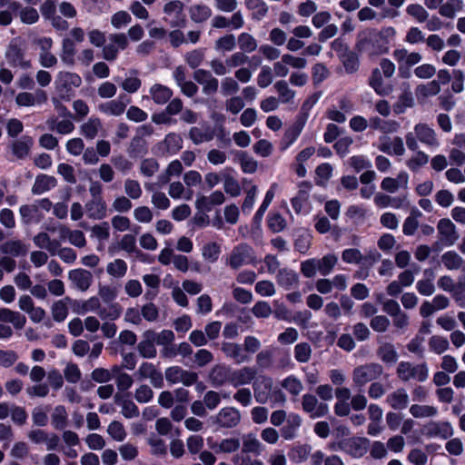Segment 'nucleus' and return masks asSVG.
<instances>
[{"label":"nucleus","mask_w":465,"mask_h":465,"mask_svg":"<svg viewBox=\"0 0 465 465\" xmlns=\"http://www.w3.org/2000/svg\"><path fill=\"white\" fill-rule=\"evenodd\" d=\"M101 302L98 297L93 296L85 301L75 302L74 312L77 314H85L88 312H99Z\"/></svg>","instance_id":"29"},{"label":"nucleus","mask_w":465,"mask_h":465,"mask_svg":"<svg viewBox=\"0 0 465 465\" xmlns=\"http://www.w3.org/2000/svg\"><path fill=\"white\" fill-rule=\"evenodd\" d=\"M238 45L240 49L246 53L253 52L258 45L254 37L248 33H242L238 36Z\"/></svg>","instance_id":"64"},{"label":"nucleus","mask_w":465,"mask_h":465,"mask_svg":"<svg viewBox=\"0 0 465 465\" xmlns=\"http://www.w3.org/2000/svg\"><path fill=\"white\" fill-rule=\"evenodd\" d=\"M258 193V188L256 185H252L247 191H246V196L244 198V201L242 204L241 210L243 214H250L253 205L255 203L256 196Z\"/></svg>","instance_id":"60"},{"label":"nucleus","mask_w":465,"mask_h":465,"mask_svg":"<svg viewBox=\"0 0 465 465\" xmlns=\"http://www.w3.org/2000/svg\"><path fill=\"white\" fill-rule=\"evenodd\" d=\"M242 451L256 454L261 452V442L254 434L249 433L242 436Z\"/></svg>","instance_id":"55"},{"label":"nucleus","mask_w":465,"mask_h":465,"mask_svg":"<svg viewBox=\"0 0 465 465\" xmlns=\"http://www.w3.org/2000/svg\"><path fill=\"white\" fill-rule=\"evenodd\" d=\"M68 413L64 406L57 405L51 414V423L55 430H64L67 426Z\"/></svg>","instance_id":"33"},{"label":"nucleus","mask_w":465,"mask_h":465,"mask_svg":"<svg viewBox=\"0 0 465 465\" xmlns=\"http://www.w3.org/2000/svg\"><path fill=\"white\" fill-rule=\"evenodd\" d=\"M194 80L203 86L205 94H214L219 86L218 80L212 74L203 69H198L193 74Z\"/></svg>","instance_id":"14"},{"label":"nucleus","mask_w":465,"mask_h":465,"mask_svg":"<svg viewBox=\"0 0 465 465\" xmlns=\"http://www.w3.org/2000/svg\"><path fill=\"white\" fill-rule=\"evenodd\" d=\"M108 435L115 441L122 442L127 437V432L124 424L118 420H114L107 427Z\"/></svg>","instance_id":"50"},{"label":"nucleus","mask_w":465,"mask_h":465,"mask_svg":"<svg viewBox=\"0 0 465 465\" xmlns=\"http://www.w3.org/2000/svg\"><path fill=\"white\" fill-rule=\"evenodd\" d=\"M82 84V78L75 73L61 71L54 80V88L57 94L64 100H69L74 90Z\"/></svg>","instance_id":"2"},{"label":"nucleus","mask_w":465,"mask_h":465,"mask_svg":"<svg viewBox=\"0 0 465 465\" xmlns=\"http://www.w3.org/2000/svg\"><path fill=\"white\" fill-rule=\"evenodd\" d=\"M33 241L36 247L45 249L52 255H54L60 247V242H58V240H51L50 236L46 232L37 233L34 237Z\"/></svg>","instance_id":"26"},{"label":"nucleus","mask_w":465,"mask_h":465,"mask_svg":"<svg viewBox=\"0 0 465 465\" xmlns=\"http://www.w3.org/2000/svg\"><path fill=\"white\" fill-rule=\"evenodd\" d=\"M75 55V45L73 40L65 38L63 40L60 58L66 65H74Z\"/></svg>","instance_id":"43"},{"label":"nucleus","mask_w":465,"mask_h":465,"mask_svg":"<svg viewBox=\"0 0 465 465\" xmlns=\"http://www.w3.org/2000/svg\"><path fill=\"white\" fill-rule=\"evenodd\" d=\"M222 351L226 357L232 359L236 363L246 362L250 360V357L244 352L242 346L234 342H223L222 344Z\"/></svg>","instance_id":"21"},{"label":"nucleus","mask_w":465,"mask_h":465,"mask_svg":"<svg viewBox=\"0 0 465 465\" xmlns=\"http://www.w3.org/2000/svg\"><path fill=\"white\" fill-rule=\"evenodd\" d=\"M183 172V165L179 160L172 161L164 173L158 176V183L159 185L166 184L170 182L172 177L179 176Z\"/></svg>","instance_id":"35"},{"label":"nucleus","mask_w":465,"mask_h":465,"mask_svg":"<svg viewBox=\"0 0 465 465\" xmlns=\"http://www.w3.org/2000/svg\"><path fill=\"white\" fill-rule=\"evenodd\" d=\"M57 183L56 179L54 176L41 174L35 178L34 185L32 187V193L34 194H42L52 188L55 187Z\"/></svg>","instance_id":"27"},{"label":"nucleus","mask_w":465,"mask_h":465,"mask_svg":"<svg viewBox=\"0 0 465 465\" xmlns=\"http://www.w3.org/2000/svg\"><path fill=\"white\" fill-rule=\"evenodd\" d=\"M127 263L122 259H115L106 266V272L114 278H123L127 272Z\"/></svg>","instance_id":"51"},{"label":"nucleus","mask_w":465,"mask_h":465,"mask_svg":"<svg viewBox=\"0 0 465 465\" xmlns=\"http://www.w3.org/2000/svg\"><path fill=\"white\" fill-rule=\"evenodd\" d=\"M165 379L172 384L183 383L185 386H190L197 381L198 375L179 366H172L165 370Z\"/></svg>","instance_id":"8"},{"label":"nucleus","mask_w":465,"mask_h":465,"mask_svg":"<svg viewBox=\"0 0 465 465\" xmlns=\"http://www.w3.org/2000/svg\"><path fill=\"white\" fill-rule=\"evenodd\" d=\"M441 261L448 270L459 269L463 260L455 251H448L441 256Z\"/></svg>","instance_id":"56"},{"label":"nucleus","mask_w":465,"mask_h":465,"mask_svg":"<svg viewBox=\"0 0 465 465\" xmlns=\"http://www.w3.org/2000/svg\"><path fill=\"white\" fill-rule=\"evenodd\" d=\"M85 211L89 218L102 220L107 215V205L103 197H95L85 203Z\"/></svg>","instance_id":"15"},{"label":"nucleus","mask_w":465,"mask_h":465,"mask_svg":"<svg viewBox=\"0 0 465 465\" xmlns=\"http://www.w3.org/2000/svg\"><path fill=\"white\" fill-rule=\"evenodd\" d=\"M429 162V155L422 151H417L415 156L406 162L408 168L416 173L419 169Z\"/></svg>","instance_id":"62"},{"label":"nucleus","mask_w":465,"mask_h":465,"mask_svg":"<svg viewBox=\"0 0 465 465\" xmlns=\"http://www.w3.org/2000/svg\"><path fill=\"white\" fill-rule=\"evenodd\" d=\"M143 341L138 343L137 349L139 353L147 359H153L156 356V349L154 346V331H146L143 334Z\"/></svg>","instance_id":"20"},{"label":"nucleus","mask_w":465,"mask_h":465,"mask_svg":"<svg viewBox=\"0 0 465 465\" xmlns=\"http://www.w3.org/2000/svg\"><path fill=\"white\" fill-rule=\"evenodd\" d=\"M47 124L50 130L56 131L60 134H69L74 130V124L68 119L61 121L49 120Z\"/></svg>","instance_id":"54"},{"label":"nucleus","mask_w":465,"mask_h":465,"mask_svg":"<svg viewBox=\"0 0 465 465\" xmlns=\"http://www.w3.org/2000/svg\"><path fill=\"white\" fill-rule=\"evenodd\" d=\"M245 5L252 11L254 19L261 20L268 13V6L263 0H245Z\"/></svg>","instance_id":"49"},{"label":"nucleus","mask_w":465,"mask_h":465,"mask_svg":"<svg viewBox=\"0 0 465 465\" xmlns=\"http://www.w3.org/2000/svg\"><path fill=\"white\" fill-rule=\"evenodd\" d=\"M383 368L379 363L361 365L353 370V381L357 386H363L367 382L376 380L382 373Z\"/></svg>","instance_id":"6"},{"label":"nucleus","mask_w":465,"mask_h":465,"mask_svg":"<svg viewBox=\"0 0 465 465\" xmlns=\"http://www.w3.org/2000/svg\"><path fill=\"white\" fill-rule=\"evenodd\" d=\"M215 422L222 428H233L241 420L240 411L233 407H224L214 417Z\"/></svg>","instance_id":"10"},{"label":"nucleus","mask_w":465,"mask_h":465,"mask_svg":"<svg viewBox=\"0 0 465 465\" xmlns=\"http://www.w3.org/2000/svg\"><path fill=\"white\" fill-rule=\"evenodd\" d=\"M371 45L376 54H384L389 53L388 42H384L378 35L375 28L368 29L358 35L354 48L362 53L367 46Z\"/></svg>","instance_id":"1"},{"label":"nucleus","mask_w":465,"mask_h":465,"mask_svg":"<svg viewBox=\"0 0 465 465\" xmlns=\"http://www.w3.org/2000/svg\"><path fill=\"white\" fill-rule=\"evenodd\" d=\"M314 153V147H307L297 154L295 163H293V169L299 177H304L306 175V163Z\"/></svg>","instance_id":"25"},{"label":"nucleus","mask_w":465,"mask_h":465,"mask_svg":"<svg viewBox=\"0 0 465 465\" xmlns=\"http://www.w3.org/2000/svg\"><path fill=\"white\" fill-rule=\"evenodd\" d=\"M223 189L232 197L239 196L242 192L239 182L232 175H225L223 177Z\"/></svg>","instance_id":"63"},{"label":"nucleus","mask_w":465,"mask_h":465,"mask_svg":"<svg viewBox=\"0 0 465 465\" xmlns=\"http://www.w3.org/2000/svg\"><path fill=\"white\" fill-rule=\"evenodd\" d=\"M257 371L253 367L244 366L240 369H232L230 384L233 387H239L250 384L254 381Z\"/></svg>","instance_id":"12"},{"label":"nucleus","mask_w":465,"mask_h":465,"mask_svg":"<svg viewBox=\"0 0 465 465\" xmlns=\"http://www.w3.org/2000/svg\"><path fill=\"white\" fill-rule=\"evenodd\" d=\"M462 5L463 3L461 0H448L445 4L440 6L439 13L444 17L453 18L455 11L460 10L462 8Z\"/></svg>","instance_id":"58"},{"label":"nucleus","mask_w":465,"mask_h":465,"mask_svg":"<svg viewBox=\"0 0 465 465\" xmlns=\"http://www.w3.org/2000/svg\"><path fill=\"white\" fill-rule=\"evenodd\" d=\"M5 58L11 66H19L23 69L31 67V62L25 59V45L20 38L11 40L6 50Z\"/></svg>","instance_id":"3"},{"label":"nucleus","mask_w":465,"mask_h":465,"mask_svg":"<svg viewBox=\"0 0 465 465\" xmlns=\"http://www.w3.org/2000/svg\"><path fill=\"white\" fill-rule=\"evenodd\" d=\"M209 448L214 453H232L240 448V440L237 438H226L220 441H213L208 439Z\"/></svg>","instance_id":"19"},{"label":"nucleus","mask_w":465,"mask_h":465,"mask_svg":"<svg viewBox=\"0 0 465 465\" xmlns=\"http://www.w3.org/2000/svg\"><path fill=\"white\" fill-rule=\"evenodd\" d=\"M134 377L140 381L149 380L155 388H162L163 386L162 372L151 362H143L134 373Z\"/></svg>","instance_id":"7"},{"label":"nucleus","mask_w":465,"mask_h":465,"mask_svg":"<svg viewBox=\"0 0 465 465\" xmlns=\"http://www.w3.org/2000/svg\"><path fill=\"white\" fill-rule=\"evenodd\" d=\"M361 54L354 48L353 51L350 50L345 54H340L339 60L348 74H352L359 70Z\"/></svg>","instance_id":"23"},{"label":"nucleus","mask_w":465,"mask_h":465,"mask_svg":"<svg viewBox=\"0 0 465 465\" xmlns=\"http://www.w3.org/2000/svg\"><path fill=\"white\" fill-rule=\"evenodd\" d=\"M149 92L152 99L158 104L167 103L173 95V92L170 88L160 84H153Z\"/></svg>","instance_id":"32"},{"label":"nucleus","mask_w":465,"mask_h":465,"mask_svg":"<svg viewBox=\"0 0 465 465\" xmlns=\"http://www.w3.org/2000/svg\"><path fill=\"white\" fill-rule=\"evenodd\" d=\"M28 439L35 444L45 443L48 450H54L57 448L59 438L54 433H48L41 429L31 430L27 433Z\"/></svg>","instance_id":"9"},{"label":"nucleus","mask_w":465,"mask_h":465,"mask_svg":"<svg viewBox=\"0 0 465 465\" xmlns=\"http://www.w3.org/2000/svg\"><path fill=\"white\" fill-rule=\"evenodd\" d=\"M102 129V123L100 119L96 117H91L87 122L81 125V133L82 134L90 140L94 139L99 131Z\"/></svg>","instance_id":"38"},{"label":"nucleus","mask_w":465,"mask_h":465,"mask_svg":"<svg viewBox=\"0 0 465 465\" xmlns=\"http://www.w3.org/2000/svg\"><path fill=\"white\" fill-rule=\"evenodd\" d=\"M33 144L34 140L32 137L23 135L12 140L9 143V148L15 158L25 159L29 155Z\"/></svg>","instance_id":"13"},{"label":"nucleus","mask_w":465,"mask_h":465,"mask_svg":"<svg viewBox=\"0 0 465 465\" xmlns=\"http://www.w3.org/2000/svg\"><path fill=\"white\" fill-rule=\"evenodd\" d=\"M387 401L392 409L403 410L408 406L409 396L404 389H398L388 396Z\"/></svg>","instance_id":"34"},{"label":"nucleus","mask_w":465,"mask_h":465,"mask_svg":"<svg viewBox=\"0 0 465 465\" xmlns=\"http://www.w3.org/2000/svg\"><path fill=\"white\" fill-rule=\"evenodd\" d=\"M302 420L297 414L292 413L287 418V424L282 429V435L285 440H292L301 426Z\"/></svg>","instance_id":"41"},{"label":"nucleus","mask_w":465,"mask_h":465,"mask_svg":"<svg viewBox=\"0 0 465 465\" xmlns=\"http://www.w3.org/2000/svg\"><path fill=\"white\" fill-rule=\"evenodd\" d=\"M70 298L65 297L63 300L56 301L54 302L51 308L53 319L55 322H61L65 320L68 315V302Z\"/></svg>","instance_id":"42"},{"label":"nucleus","mask_w":465,"mask_h":465,"mask_svg":"<svg viewBox=\"0 0 465 465\" xmlns=\"http://www.w3.org/2000/svg\"><path fill=\"white\" fill-rule=\"evenodd\" d=\"M438 231L445 242V245L451 246L459 238L455 224L448 218H442L438 223Z\"/></svg>","instance_id":"16"},{"label":"nucleus","mask_w":465,"mask_h":465,"mask_svg":"<svg viewBox=\"0 0 465 465\" xmlns=\"http://www.w3.org/2000/svg\"><path fill=\"white\" fill-rule=\"evenodd\" d=\"M253 260L252 249L241 243L235 246L226 257L225 263L233 270H237L244 265L251 263Z\"/></svg>","instance_id":"4"},{"label":"nucleus","mask_w":465,"mask_h":465,"mask_svg":"<svg viewBox=\"0 0 465 465\" xmlns=\"http://www.w3.org/2000/svg\"><path fill=\"white\" fill-rule=\"evenodd\" d=\"M277 282L286 290H290L297 285L298 275L292 270L282 269L279 271Z\"/></svg>","instance_id":"40"},{"label":"nucleus","mask_w":465,"mask_h":465,"mask_svg":"<svg viewBox=\"0 0 465 465\" xmlns=\"http://www.w3.org/2000/svg\"><path fill=\"white\" fill-rule=\"evenodd\" d=\"M369 85L375 91V93L379 95H386L387 92L383 90V80L381 76V73L378 68H374L371 71V76L369 78Z\"/></svg>","instance_id":"59"},{"label":"nucleus","mask_w":465,"mask_h":465,"mask_svg":"<svg viewBox=\"0 0 465 465\" xmlns=\"http://www.w3.org/2000/svg\"><path fill=\"white\" fill-rule=\"evenodd\" d=\"M371 441L365 437H350L339 442L340 449L353 458L363 457L369 448Z\"/></svg>","instance_id":"5"},{"label":"nucleus","mask_w":465,"mask_h":465,"mask_svg":"<svg viewBox=\"0 0 465 465\" xmlns=\"http://www.w3.org/2000/svg\"><path fill=\"white\" fill-rule=\"evenodd\" d=\"M274 88L278 92L280 96L278 99L282 103L285 104L291 102L295 95L294 91L288 86V84L285 81H278L275 83Z\"/></svg>","instance_id":"61"},{"label":"nucleus","mask_w":465,"mask_h":465,"mask_svg":"<svg viewBox=\"0 0 465 465\" xmlns=\"http://www.w3.org/2000/svg\"><path fill=\"white\" fill-rule=\"evenodd\" d=\"M168 193L173 199L183 198L185 200H191L193 197V192H186L183 184L181 182L172 183L169 185Z\"/></svg>","instance_id":"57"},{"label":"nucleus","mask_w":465,"mask_h":465,"mask_svg":"<svg viewBox=\"0 0 465 465\" xmlns=\"http://www.w3.org/2000/svg\"><path fill=\"white\" fill-rule=\"evenodd\" d=\"M189 137L193 143L200 144L213 140L214 133L209 126L192 127L189 131Z\"/></svg>","instance_id":"28"},{"label":"nucleus","mask_w":465,"mask_h":465,"mask_svg":"<svg viewBox=\"0 0 465 465\" xmlns=\"http://www.w3.org/2000/svg\"><path fill=\"white\" fill-rule=\"evenodd\" d=\"M421 215V212L416 207L411 210V214L405 219L402 226V232L405 235L411 236L415 233L419 226L418 218Z\"/></svg>","instance_id":"36"},{"label":"nucleus","mask_w":465,"mask_h":465,"mask_svg":"<svg viewBox=\"0 0 465 465\" xmlns=\"http://www.w3.org/2000/svg\"><path fill=\"white\" fill-rule=\"evenodd\" d=\"M378 357L386 364H393L398 361V353L393 344L385 342L377 350Z\"/></svg>","instance_id":"37"},{"label":"nucleus","mask_w":465,"mask_h":465,"mask_svg":"<svg viewBox=\"0 0 465 465\" xmlns=\"http://www.w3.org/2000/svg\"><path fill=\"white\" fill-rule=\"evenodd\" d=\"M232 369L224 365H217L213 368L211 371V379L217 385H222L225 382L230 383Z\"/></svg>","instance_id":"48"},{"label":"nucleus","mask_w":465,"mask_h":465,"mask_svg":"<svg viewBox=\"0 0 465 465\" xmlns=\"http://www.w3.org/2000/svg\"><path fill=\"white\" fill-rule=\"evenodd\" d=\"M123 309L117 302H114L108 305L106 308L99 309L98 315L102 320L114 321L118 319L122 314Z\"/></svg>","instance_id":"53"},{"label":"nucleus","mask_w":465,"mask_h":465,"mask_svg":"<svg viewBox=\"0 0 465 465\" xmlns=\"http://www.w3.org/2000/svg\"><path fill=\"white\" fill-rule=\"evenodd\" d=\"M222 252L221 245L215 242H209L202 248V256L208 262L213 263L218 261Z\"/></svg>","instance_id":"45"},{"label":"nucleus","mask_w":465,"mask_h":465,"mask_svg":"<svg viewBox=\"0 0 465 465\" xmlns=\"http://www.w3.org/2000/svg\"><path fill=\"white\" fill-rule=\"evenodd\" d=\"M440 86L438 81L433 80L427 84H420L416 88V95L418 98H426L436 95L440 93Z\"/></svg>","instance_id":"52"},{"label":"nucleus","mask_w":465,"mask_h":465,"mask_svg":"<svg viewBox=\"0 0 465 465\" xmlns=\"http://www.w3.org/2000/svg\"><path fill=\"white\" fill-rule=\"evenodd\" d=\"M163 150L169 154H175L183 148V138L175 133L168 134L162 143Z\"/></svg>","instance_id":"30"},{"label":"nucleus","mask_w":465,"mask_h":465,"mask_svg":"<svg viewBox=\"0 0 465 465\" xmlns=\"http://www.w3.org/2000/svg\"><path fill=\"white\" fill-rule=\"evenodd\" d=\"M69 279L75 288L85 292L93 282V275L89 271L75 269L69 272Z\"/></svg>","instance_id":"18"},{"label":"nucleus","mask_w":465,"mask_h":465,"mask_svg":"<svg viewBox=\"0 0 465 465\" xmlns=\"http://www.w3.org/2000/svg\"><path fill=\"white\" fill-rule=\"evenodd\" d=\"M0 322L11 323L15 329L21 330L26 323V318L18 312L0 308Z\"/></svg>","instance_id":"22"},{"label":"nucleus","mask_w":465,"mask_h":465,"mask_svg":"<svg viewBox=\"0 0 465 465\" xmlns=\"http://www.w3.org/2000/svg\"><path fill=\"white\" fill-rule=\"evenodd\" d=\"M47 96L42 90H36L35 93L23 92L15 97V103L18 106H35L45 103Z\"/></svg>","instance_id":"17"},{"label":"nucleus","mask_w":465,"mask_h":465,"mask_svg":"<svg viewBox=\"0 0 465 465\" xmlns=\"http://www.w3.org/2000/svg\"><path fill=\"white\" fill-rule=\"evenodd\" d=\"M19 213L22 222L25 224L38 223L41 219L39 206L36 203L22 205L19 209Z\"/></svg>","instance_id":"31"},{"label":"nucleus","mask_w":465,"mask_h":465,"mask_svg":"<svg viewBox=\"0 0 465 465\" xmlns=\"http://www.w3.org/2000/svg\"><path fill=\"white\" fill-rule=\"evenodd\" d=\"M272 380L269 377L261 376L253 382V390L256 401L265 402L267 401L268 392L272 390Z\"/></svg>","instance_id":"24"},{"label":"nucleus","mask_w":465,"mask_h":465,"mask_svg":"<svg viewBox=\"0 0 465 465\" xmlns=\"http://www.w3.org/2000/svg\"><path fill=\"white\" fill-rule=\"evenodd\" d=\"M1 251L5 254L20 256L26 253V246L19 240L7 241L1 246Z\"/></svg>","instance_id":"47"},{"label":"nucleus","mask_w":465,"mask_h":465,"mask_svg":"<svg viewBox=\"0 0 465 465\" xmlns=\"http://www.w3.org/2000/svg\"><path fill=\"white\" fill-rule=\"evenodd\" d=\"M191 19L195 23H203L212 15L211 8L206 5H194L189 10Z\"/></svg>","instance_id":"44"},{"label":"nucleus","mask_w":465,"mask_h":465,"mask_svg":"<svg viewBox=\"0 0 465 465\" xmlns=\"http://www.w3.org/2000/svg\"><path fill=\"white\" fill-rule=\"evenodd\" d=\"M302 409L312 419L320 416V405L318 399L312 394H305L302 397Z\"/></svg>","instance_id":"46"},{"label":"nucleus","mask_w":465,"mask_h":465,"mask_svg":"<svg viewBox=\"0 0 465 465\" xmlns=\"http://www.w3.org/2000/svg\"><path fill=\"white\" fill-rule=\"evenodd\" d=\"M129 103L130 98L124 94L120 95L117 99L100 104L98 110L107 115L119 116L125 111Z\"/></svg>","instance_id":"11"},{"label":"nucleus","mask_w":465,"mask_h":465,"mask_svg":"<svg viewBox=\"0 0 465 465\" xmlns=\"http://www.w3.org/2000/svg\"><path fill=\"white\" fill-rule=\"evenodd\" d=\"M418 139L426 144L432 145L436 143L435 132L426 124H418L414 127Z\"/></svg>","instance_id":"39"}]
</instances>
